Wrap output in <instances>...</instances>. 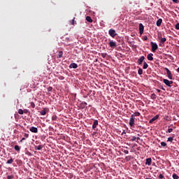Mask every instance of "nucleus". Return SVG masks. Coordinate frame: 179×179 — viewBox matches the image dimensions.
<instances>
[{
	"instance_id": "de8ad7c7",
	"label": "nucleus",
	"mask_w": 179,
	"mask_h": 179,
	"mask_svg": "<svg viewBox=\"0 0 179 179\" xmlns=\"http://www.w3.org/2000/svg\"><path fill=\"white\" fill-rule=\"evenodd\" d=\"M143 40H144L145 41H146V40H148V36H143Z\"/></svg>"
},
{
	"instance_id": "9d476101",
	"label": "nucleus",
	"mask_w": 179,
	"mask_h": 179,
	"mask_svg": "<svg viewBox=\"0 0 179 179\" xmlns=\"http://www.w3.org/2000/svg\"><path fill=\"white\" fill-rule=\"evenodd\" d=\"M29 131H31V132H33L34 134H37V132H38V129H37V127H31L29 129Z\"/></svg>"
},
{
	"instance_id": "a211bd4d",
	"label": "nucleus",
	"mask_w": 179,
	"mask_h": 179,
	"mask_svg": "<svg viewBox=\"0 0 179 179\" xmlns=\"http://www.w3.org/2000/svg\"><path fill=\"white\" fill-rule=\"evenodd\" d=\"M86 20L89 23H92L93 22V20H92V17L90 16H87L86 17Z\"/></svg>"
},
{
	"instance_id": "8fccbe9b",
	"label": "nucleus",
	"mask_w": 179,
	"mask_h": 179,
	"mask_svg": "<svg viewBox=\"0 0 179 179\" xmlns=\"http://www.w3.org/2000/svg\"><path fill=\"white\" fill-rule=\"evenodd\" d=\"M22 141H26V138H22V140L20 141V142H22Z\"/></svg>"
},
{
	"instance_id": "9b49d317",
	"label": "nucleus",
	"mask_w": 179,
	"mask_h": 179,
	"mask_svg": "<svg viewBox=\"0 0 179 179\" xmlns=\"http://www.w3.org/2000/svg\"><path fill=\"white\" fill-rule=\"evenodd\" d=\"M97 125H99V120H95L92 125V129H96V128H97Z\"/></svg>"
},
{
	"instance_id": "2eb2a0df",
	"label": "nucleus",
	"mask_w": 179,
	"mask_h": 179,
	"mask_svg": "<svg viewBox=\"0 0 179 179\" xmlns=\"http://www.w3.org/2000/svg\"><path fill=\"white\" fill-rule=\"evenodd\" d=\"M47 111H48V109L45 108L43 110L40 112L41 115H45V114H47Z\"/></svg>"
},
{
	"instance_id": "4c0bfd02",
	"label": "nucleus",
	"mask_w": 179,
	"mask_h": 179,
	"mask_svg": "<svg viewBox=\"0 0 179 179\" xmlns=\"http://www.w3.org/2000/svg\"><path fill=\"white\" fill-rule=\"evenodd\" d=\"M169 128H173V129H176V126H174L173 124H171L170 126H169Z\"/></svg>"
},
{
	"instance_id": "5fc2aeb1",
	"label": "nucleus",
	"mask_w": 179,
	"mask_h": 179,
	"mask_svg": "<svg viewBox=\"0 0 179 179\" xmlns=\"http://www.w3.org/2000/svg\"><path fill=\"white\" fill-rule=\"evenodd\" d=\"M177 72L179 73V67L177 69Z\"/></svg>"
},
{
	"instance_id": "6e6d98bb",
	"label": "nucleus",
	"mask_w": 179,
	"mask_h": 179,
	"mask_svg": "<svg viewBox=\"0 0 179 179\" xmlns=\"http://www.w3.org/2000/svg\"><path fill=\"white\" fill-rule=\"evenodd\" d=\"M162 90H166L164 88L162 87Z\"/></svg>"
},
{
	"instance_id": "dca6fc26",
	"label": "nucleus",
	"mask_w": 179,
	"mask_h": 179,
	"mask_svg": "<svg viewBox=\"0 0 179 179\" xmlns=\"http://www.w3.org/2000/svg\"><path fill=\"white\" fill-rule=\"evenodd\" d=\"M162 22H163V20H162V19L157 20V23H156L157 26L158 27H160L162 26Z\"/></svg>"
},
{
	"instance_id": "79ce46f5",
	"label": "nucleus",
	"mask_w": 179,
	"mask_h": 179,
	"mask_svg": "<svg viewBox=\"0 0 179 179\" xmlns=\"http://www.w3.org/2000/svg\"><path fill=\"white\" fill-rule=\"evenodd\" d=\"M59 79H60V80H64V79H65V77H64V76H60V77L59 78Z\"/></svg>"
},
{
	"instance_id": "2f4dec72",
	"label": "nucleus",
	"mask_w": 179,
	"mask_h": 179,
	"mask_svg": "<svg viewBox=\"0 0 179 179\" xmlns=\"http://www.w3.org/2000/svg\"><path fill=\"white\" fill-rule=\"evenodd\" d=\"M23 113H24V111H23L22 109H19L18 110V114H20L22 115H23Z\"/></svg>"
},
{
	"instance_id": "1a4fd4ad",
	"label": "nucleus",
	"mask_w": 179,
	"mask_h": 179,
	"mask_svg": "<svg viewBox=\"0 0 179 179\" xmlns=\"http://www.w3.org/2000/svg\"><path fill=\"white\" fill-rule=\"evenodd\" d=\"M108 44L109 46L111 47V48L117 47V43L114 41H110Z\"/></svg>"
},
{
	"instance_id": "7c9ffc66",
	"label": "nucleus",
	"mask_w": 179,
	"mask_h": 179,
	"mask_svg": "<svg viewBox=\"0 0 179 179\" xmlns=\"http://www.w3.org/2000/svg\"><path fill=\"white\" fill-rule=\"evenodd\" d=\"M173 131V128H169L168 130L166 131V134H171Z\"/></svg>"
},
{
	"instance_id": "a19ab883",
	"label": "nucleus",
	"mask_w": 179,
	"mask_h": 179,
	"mask_svg": "<svg viewBox=\"0 0 179 179\" xmlns=\"http://www.w3.org/2000/svg\"><path fill=\"white\" fill-rule=\"evenodd\" d=\"M71 24H75V17L71 20Z\"/></svg>"
},
{
	"instance_id": "423d86ee",
	"label": "nucleus",
	"mask_w": 179,
	"mask_h": 179,
	"mask_svg": "<svg viewBox=\"0 0 179 179\" xmlns=\"http://www.w3.org/2000/svg\"><path fill=\"white\" fill-rule=\"evenodd\" d=\"M143 30H145V27H143V24H139V33L140 34H143Z\"/></svg>"
},
{
	"instance_id": "4be33fe9",
	"label": "nucleus",
	"mask_w": 179,
	"mask_h": 179,
	"mask_svg": "<svg viewBox=\"0 0 179 179\" xmlns=\"http://www.w3.org/2000/svg\"><path fill=\"white\" fill-rule=\"evenodd\" d=\"M43 149V145L35 146V150H41Z\"/></svg>"
},
{
	"instance_id": "f8f14e48",
	"label": "nucleus",
	"mask_w": 179,
	"mask_h": 179,
	"mask_svg": "<svg viewBox=\"0 0 179 179\" xmlns=\"http://www.w3.org/2000/svg\"><path fill=\"white\" fill-rule=\"evenodd\" d=\"M145 164L146 166H150L152 164V158H147Z\"/></svg>"
},
{
	"instance_id": "3c124183",
	"label": "nucleus",
	"mask_w": 179,
	"mask_h": 179,
	"mask_svg": "<svg viewBox=\"0 0 179 179\" xmlns=\"http://www.w3.org/2000/svg\"><path fill=\"white\" fill-rule=\"evenodd\" d=\"M169 58H170V59H173V56L169 55Z\"/></svg>"
},
{
	"instance_id": "c9c22d12",
	"label": "nucleus",
	"mask_w": 179,
	"mask_h": 179,
	"mask_svg": "<svg viewBox=\"0 0 179 179\" xmlns=\"http://www.w3.org/2000/svg\"><path fill=\"white\" fill-rule=\"evenodd\" d=\"M131 141L132 142H134V141H136V136H133V137L131 138Z\"/></svg>"
},
{
	"instance_id": "f704fd0d",
	"label": "nucleus",
	"mask_w": 179,
	"mask_h": 179,
	"mask_svg": "<svg viewBox=\"0 0 179 179\" xmlns=\"http://www.w3.org/2000/svg\"><path fill=\"white\" fill-rule=\"evenodd\" d=\"M101 57L102 58H106V57H107V53H102Z\"/></svg>"
},
{
	"instance_id": "bb28decb",
	"label": "nucleus",
	"mask_w": 179,
	"mask_h": 179,
	"mask_svg": "<svg viewBox=\"0 0 179 179\" xmlns=\"http://www.w3.org/2000/svg\"><path fill=\"white\" fill-rule=\"evenodd\" d=\"M138 75H142L143 73V70L141 68H139L138 70Z\"/></svg>"
},
{
	"instance_id": "7ed1b4c3",
	"label": "nucleus",
	"mask_w": 179,
	"mask_h": 179,
	"mask_svg": "<svg viewBox=\"0 0 179 179\" xmlns=\"http://www.w3.org/2000/svg\"><path fill=\"white\" fill-rule=\"evenodd\" d=\"M164 69L165 71H166V75L169 79L173 80V74L171 73V71H170V70L168 68H165Z\"/></svg>"
},
{
	"instance_id": "473e14b6",
	"label": "nucleus",
	"mask_w": 179,
	"mask_h": 179,
	"mask_svg": "<svg viewBox=\"0 0 179 179\" xmlns=\"http://www.w3.org/2000/svg\"><path fill=\"white\" fill-rule=\"evenodd\" d=\"M31 108H34L36 107V104H34V102H31Z\"/></svg>"
},
{
	"instance_id": "20e7f679",
	"label": "nucleus",
	"mask_w": 179,
	"mask_h": 179,
	"mask_svg": "<svg viewBox=\"0 0 179 179\" xmlns=\"http://www.w3.org/2000/svg\"><path fill=\"white\" fill-rule=\"evenodd\" d=\"M129 124V127H134V125H135V117H134V115H131Z\"/></svg>"
},
{
	"instance_id": "0eeeda50",
	"label": "nucleus",
	"mask_w": 179,
	"mask_h": 179,
	"mask_svg": "<svg viewBox=\"0 0 179 179\" xmlns=\"http://www.w3.org/2000/svg\"><path fill=\"white\" fill-rule=\"evenodd\" d=\"M158 38L160 40L159 45H162V44H164L167 40V39H166V38H162V36H158Z\"/></svg>"
},
{
	"instance_id": "13d9d810",
	"label": "nucleus",
	"mask_w": 179,
	"mask_h": 179,
	"mask_svg": "<svg viewBox=\"0 0 179 179\" xmlns=\"http://www.w3.org/2000/svg\"><path fill=\"white\" fill-rule=\"evenodd\" d=\"M122 134H125V131H123V133Z\"/></svg>"
},
{
	"instance_id": "a18cd8bd",
	"label": "nucleus",
	"mask_w": 179,
	"mask_h": 179,
	"mask_svg": "<svg viewBox=\"0 0 179 179\" xmlns=\"http://www.w3.org/2000/svg\"><path fill=\"white\" fill-rule=\"evenodd\" d=\"M173 1V2H174V3H178V0H172Z\"/></svg>"
},
{
	"instance_id": "37998d69",
	"label": "nucleus",
	"mask_w": 179,
	"mask_h": 179,
	"mask_svg": "<svg viewBox=\"0 0 179 179\" xmlns=\"http://www.w3.org/2000/svg\"><path fill=\"white\" fill-rule=\"evenodd\" d=\"M82 104H83V106H84V107H85V106H87V103H86L85 101H83V102L82 103Z\"/></svg>"
},
{
	"instance_id": "c03bdc74",
	"label": "nucleus",
	"mask_w": 179,
	"mask_h": 179,
	"mask_svg": "<svg viewBox=\"0 0 179 179\" xmlns=\"http://www.w3.org/2000/svg\"><path fill=\"white\" fill-rule=\"evenodd\" d=\"M23 111L24 114H27V113H29V110L27 109H24Z\"/></svg>"
},
{
	"instance_id": "cd10ccee",
	"label": "nucleus",
	"mask_w": 179,
	"mask_h": 179,
	"mask_svg": "<svg viewBox=\"0 0 179 179\" xmlns=\"http://www.w3.org/2000/svg\"><path fill=\"white\" fill-rule=\"evenodd\" d=\"M157 97V96L155 93H153V94H151V99H152V100L156 99Z\"/></svg>"
},
{
	"instance_id": "603ef678",
	"label": "nucleus",
	"mask_w": 179,
	"mask_h": 179,
	"mask_svg": "<svg viewBox=\"0 0 179 179\" xmlns=\"http://www.w3.org/2000/svg\"><path fill=\"white\" fill-rule=\"evenodd\" d=\"M157 92H158V93H160V90H159V89H157Z\"/></svg>"
},
{
	"instance_id": "f03ea898",
	"label": "nucleus",
	"mask_w": 179,
	"mask_h": 179,
	"mask_svg": "<svg viewBox=\"0 0 179 179\" xmlns=\"http://www.w3.org/2000/svg\"><path fill=\"white\" fill-rule=\"evenodd\" d=\"M108 34L109 36H110V37H112L113 38H114L115 37V36H117V33L115 32V31L113 29H109L108 31Z\"/></svg>"
},
{
	"instance_id": "b1692460",
	"label": "nucleus",
	"mask_w": 179,
	"mask_h": 179,
	"mask_svg": "<svg viewBox=\"0 0 179 179\" xmlns=\"http://www.w3.org/2000/svg\"><path fill=\"white\" fill-rule=\"evenodd\" d=\"M12 163H13V159H12V158L7 160V162H6V164H12Z\"/></svg>"
},
{
	"instance_id": "aec40b11",
	"label": "nucleus",
	"mask_w": 179,
	"mask_h": 179,
	"mask_svg": "<svg viewBox=\"0 0 179 179\" xmlns=\"http://www.w3.org/2000/svg\"><path fill=\"white\" fill-rule=\"evenodd\" d=\"M131 115H133V117L135 118V117H139V115H141V113L136 112L134 114H132Z\"/></svg>"
},
{
	"instance_id": "49530a36",
	"label": "nucleus",
	"mask_w": 179,
	"mask_h": 179,
	"mask_svg": "<svg viewBox=\"0 0 179 179\" xmlns=\"http://www.w3.org/2000/svg\"><path fill=\"white\" fill-rule=\"evenodd\" d=\"M24 138H29V134H24Z\"/></svg>"
},
{
	"instance_id": "58836bf2",
	"label": "nucleus",
	"mask_w": 179,
	"mask_h": 179,
	"mask_svg": "<svg viewBox=\"0 0 179 179\" xmlns=\"http://www.w3.org/2000/svg\"><path fill=\"white\" fill-rule=\"evenodd\" d=\"M48 92H52V87H49L48 88Z\"/></svg>"
},
{
	"instance_id": "6e6552de",
	"label": "nucleus",
	"mask_w": 179,
	"mask_h": 179,
	"mask_svg": "<svg viewBox=\"0 0 179 179\" xmlns=\"http://www.w3.org/2000/svg\"><path fill=\"white\" fill-rule=\"evenodd\" d=\"M145 61V56H141L138 60L137 64L138 65H142V62Z\"/></svg>"
},
{
	"instance_id": "393cba45",
	"label": "nucleus",
	"mask_w": 179,
	"mask_h": 179,
	"mask_svg": "<svg viewBox=\"0 0 179 179\" xmlns=\"http://www.w3.org/2000/svg\"><path fill=\"white\" fill-rule=\"evenodd\" d=\"M58 117L56 115L52 116V121H57Z\"/></svg>"
},
{
	"instance_id": "412c9836",
	"label": "nucleus",
	"mask_w": 179,
	"mask_h": 179,
	"mask_svg": "<svg viewBox=\"0 0 179 179\" xmlns=\"http://www.w3.org/2000/svg\"><path fill=\"white\" fill-rule=\"evenodd\" d=\"M148 66L149 65L148 64V63H146V62H144L143 69H148Z\"/></svg>"
},
{
	"instance_id": "ddd939ff",
	"label": "nucleus",
	"mask_w": 179,
	"mask_h": 179,
	"mask_svg": "<svg viewBox=\"0 0 179 179\" xmlns=\"http://www.w3.org/2000/svg\"><path fill=\"white\" fill-rule=\"evenodd\" d=\"M158 118H159V115H155L154 117L150 120L149 121L150 124H152V122H154V121H156V120H157Z\"/></svg>"
},
{
	"instance_id": "4468645a",
	"label": "nucleus",
	"mask_w": 179,
	"mask_h": 179,
	"mask_svg": "<svg viewBox=\"0 0 179 179\" xmlns=\"http://www.w3.org/2000/svg\"><path fill=\"white\" fill-rule=\"evenodd\" d=\"M148 61H153V53H150L147 56Z\"/></svg>"
},
{
	"instance_id": "f257e3e1",
	"label": "nucleus",
	"mask_w": 179,
	"mask_h": 179,
	"mask_svg": "<svg viewBox=\"0 0 179 179\" xmlns=\"http://www.w3.org/2000/svg\"><path fill=\"white\" fill-rule=\"evenodd\" d=\"M150 45L152 47V52H156V50H157V48H159L157 43H154V42H150Z\"/></svg>"
},
{
	"instance_id": "39448f33",
	"label": "nucleus",
	"mask_w": 179,
	"mask_h": 179,
	"mask_svg": "<svg viewBox=\"0 0 179 179\" xmlns=\"http://www.w3.org/2000/svg\"><path fill=\"white\" fill-rule=\"evenodd\" d=\"M163 82L164 84H166V86H168V87H171V85H173V81L169 80L167 79H164Z\"/></svg>"
},
{
	"instance_id": "e433bc0d",
	"label": "nucleus",
	"mask_w": 179,
	"mask_h": 179,
	"mask_svg": "<svg viewBox=\"0 0 179 179\" xmlns=\"http://www.w3.org/2000/svg\"><path fill=\"white\" fill-rule=\"evenodd\" d=\"M159 178H160V179L164 178V176H163V174L160 173L159 176Z\"/></svg>"
},
{
	"instance_id": "a878e982",
	"label": "nucleus",
	"mask_w": 179,
	"mask_h": 179,
	"mask_svg": "<svg viewBox=\"0 0 179 179\" xmlns=\"http://www.w3.org/2000/svg\"><path fill=\"white\" fill-rule=\"evenodd\" d=\"M172 178H173V179H179V176L176 173H173L172 175Z\"/></svg>"
},
{
	"instance_id": "c85d7f7f",
	"label": "nucleus",
	"mask_w": 179,
	"mask_h": 179,
	"mask_svg": "<svg viewBox=\"0 0 179 179\" xmlns=\"http://www.w3.org/2000/svg\"><path fill=\"white\" fill-rule=\"evenodd\" d=\"M161 146H162V148H166V146H167V143H166V142H161Z\"/></svg>"
},
{
	"instance_id": "864d4df0",
	"label": "nucleus",
	"mask_w": 179,
	"mask_h": 179,
	"mask_svg": "<svg viewBox=\"0 0 179 179\" xmlns=\"http://www.w3.org/2000/svg\"><path fill=\"white\" fill-rule=\"evenodd\" d=\"M136 139H137V141H139L141 139V138L137 137Z\"/></svg>"
},
{
	"instance_id": "c756f323",
	"label": "nucleus",
	"mask_w": 179,
	"mask_h": 179,
	"mask_svg": "<svg viewBox=\"0 0 179 179\" xmlns=\"http://www.w3.org/2000/svg\"><path fill=\"white\" fill-rule=\"evenodd\" d=\"M174 141V137H169L167 142H173Z\"/></svg>"
},
{
	"instance_id": "09e8293b",
	"label": "nucleus",
	"mask_w": 179,
	"mask_h": 179,
	"mask_svg": "<svg viewBox=\"0 0 179 179\" xmlns=\"http://www.w3.org/2000/svg\"><path fill=\"white\" fill-rule=\"evenodd\" d=\"M124 153H125L126 155H128V153H129V151H128V150H124Z\"/></svg>"
},
{
	"instance_id": "4d7b16f0",
	"label": "nucleus",
	"mask_w": 179,
	"mask_h": 179,
	"mask_svg": "<svg viewBox=\"0 0 179 179\" xmlns=\"http://www.w3.org/2000/svg\"><path fill=\"white\" fill-rule=\"evenodd\" d=\"M145 179H152V178H146Z\"/></svg>"
},
{
	"instance_id": "ea45409f",
	"label": "nucleus",
	"mask_w": 179,
	"mask_h": 179,
	"mask_svg": "<svg viewBox=\"0 0 179 179\" xmlns=\"http://www.w3.org/2000/svg\"><path fill=\"white\" fill-rule=\"evenodd\" d=\"M7 179H13V176H8Z\"/></svg>"
},
{
	"instance_id": "f3484780",
	"label": "nucleus",
	"mask_w": 179,
	"mask_h": 179,
	"mask_svg": "<svg viewBox=\"0 0 179 179\" xmlns=\"http://www.w3.org/2000/svg\"><path fill=\"white\" fill-rule=\"evenodd\" d=\"M70 68H73V69H76L78 68V64L76 63H71L70 64Z\"/></svg>"
},
{
	"instance_id": "5701e85b",
	"label": "nucleus",
	"mask_w": 179,
	"mask_h": 179,
	"mask_svg": "<svg viewBox=\"0 0 179 179\" xmlns=\"http://www.w3.org/2000/svg\"><path fill=\"white\" fill-rule=\"evenodd\" d=\"M14 149H15V150H17V152L20 151V147H19V145H17L14 146Z\"/></svg>"
},
{
	"instance_id": "72a5a7b5",
	"label": "nucleus",
	"mask_w": 179,
	"mask_h": 179,
	"mask_svg": "<svg viewBox=\"0 0 179 179\" xmlns=\"http://www.w3.org/2000/svg\"><path fill=\"white\" fill-rule=\"evenodd\" d=\"M175 28L176 29V30H179V23H177V24L175 25Z\"/></svg>"
},
{
	"instance_id": "6ab92c4d",
	"label": "nucleus",
	"mask_w": 179,
	"mask_h": 179,
	"mask_svg": "<svg viewBox=\"0 0 179 179\" xmlns=\"http://www.w3.org/2000/svg\"><path fill=\"white\" fill-rule=\"evenodd\" d=\"M63 55H64V52L59 51L57 55V58H62Z\"/></svg>"
}]
</instances>
